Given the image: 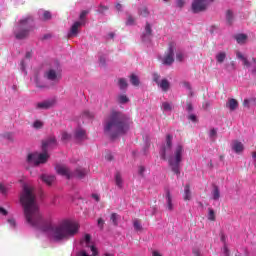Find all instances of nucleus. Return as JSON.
<instances>
[{
	"label": "nucleus",
	"mask_w": 256,
	"mask_h": 256,
	"mask_svg": "<svg viewBox=\"0 0 256 256\" xmlns=\"http://www.w3.org/2000/svg\"><path fill=\"white\" fill-rule=\"evenodd\" d=\"M145 171H146L145 166H142V165L138 166L137 173L140 177H145Z\"/></svg>",
	"instance_id": "ea45409f"
},
{
	"label": "nucleus",
	"mask_w": 256,
	"mask_h": 256,
	"mask_svg": "<svg viewBox=\"0 0 256 256\" xmlns=\"http://www.w3.org/2000/svg\"><path fill=\"white\" fill-rule=\"evenodd\" d=\"M80 243L82 247H89L90 251H92L93 256L99 255L97 247H95V245H93V242H91V234H84L80 240Z\"/></svg>",
	"instance_id": "1a4fd4ad"
},
{
	"label": "nucleus",
	"mask_w": 256,
	"mask_h": 256,
	"mask_svg": "<svg viewBox=\"0 0 256 256\" xmlns=\"http://www.w3.org/2000/svg\"><path fill=\"white\" fill-rule=\"evenodd\" d=\"M20 203L23 207L24 217L28 225L34 227V229H38V231L47 235L52 241H66L79 233L81 225L75 220L64 219L58 224H53L51 221L43 219L35 192L27 184L23 185Z\"/></svg>",
	"instance_id": "f257e3e1"
},
{
	"label": "nucleus",
	"mask_w": 256,
	"mask_h": 256,
	"mask_svg": "<svg viewBox=\"0 0 256 256\" xmlns=\"http://www.w3.org/2000/svg\"><path fill=\"white\" fill-rule=\"evenodd\" d=\"M0 215H7V210H5L3 207H0Z\"/></svg>",
	"instance_id": "13d9d810"
},
{
	"label": "nucleus",
	"mask_w": 256,
	"mask_h": 256,
	"mask_svg": "<svg viewBox=\"0 0 256 256\" xmlns=\"http://www.w3.org/2000/svg\"><path fill=\"white\" fill-rule=\"evenodd\" d=\"M182 87L188 91L190 97H193V90H191V84L189 82H183Z\"/></svg>",
	"instance_id": "2f4dec72"
},
{
	"label": "nucleus",
	"mask_w": 256,
	"mask_h": 256,
	"mask_svg": "<svg viewBox=\"0 0 256 256\" xmlns=\"http://www.w3.org/2000/svg\"><path fill=\"white\" fill-rule=\"evenodd\" d=\"M103 11H107V7L102 6V7L99 8L100 13H103Z\"/></svg>",
	"instance_id": "0e129e2a"
},
{
	"label": "nucleus",
	"mask_w": 256,
	"mask_h": 256,
	"mask_svg": "<svg viewBox=\"0 0 256 256\" xmlns=\"http://www.w3.org/2000/svg\"><path fill=\"white\" fill-rule=\"evenodd\" d=\"M157 85L161 89V91H164L165 93H167V91H169V89L171 87V83L169 82V80H167L165 78L160 80V82H158Z\"/></svg>",
	"instance_id": "412c9836"
},
{
	"label": "nucleus",
	"mask_w": 256,
	"mask_h": 256,
	"mask_svg": "<svg viewBox=\"0 0 256 256\" xmlns=\"http://www.w3.org/2000/svg\"><path fill=\"white\" fill-rule=\"evenodd\" d=\"M227 59V53L220 51L216 54L217 63H223Z\"/></svg>",
	"instance_id": "bb28decb"
},
{
	"label": "nucleus",
	"mask_w": 256,
	"mask_h": 256,
	"mask_svg": "<svg viewBox=\"0 0 256 256\" xmlns=\"http://www.w3.org/2000/svg\"><path fill=\"white\" fill-rule=\"evenodd\" d=\"M209 137L211 141H215V139H217V129L211 128L209 131Z\"/></svg>",
	"instance_id": "c9c22d12"
},
{
	"label": "nucleus",
	"mask_w": 256,
	"mask_h": 256,
	"mask_svg": "<svg viewBox=\"0 0 256 256\" xmlns=\"http://www.w3.org/2000/svg\"><path fill=\"white\" fill-rule=\"evenodd\" d=\"M92 198H94L96 201H99L100 199L99 194H92Z\"/></svg>",
	"instance_id": "680f3d73"
},
{
	"label": "nucleus",
	"mask_w": 256,
	"mask_h": 256,
	"mask_svg": "<svg viewBox=\"0 0 256 256\" xmlns=\"http://www.w3.org/2000/svg\"><path fill=\"white\" fill-rule=\"evenodd\" d=\"M33 56V52H26L25 58L20 62V70L24 75H27V65H29V59Z\"/></svg>",
	"instance_id": "ddd939ff"
},
{
	"label": "nucleus",
	"mask_w": 256,
	"mask_h": 256,
	"mask_svg": "<svg viewBox=\"0 0 256 256\" xmlns=\"http://www.w3.org/2000/svg\"><path fill=\"white\" fill-rule=\"evenodd\" d=\"M188 119H189L190 121H192L193 123H197V116H195V114H190V115L188 116Z\"/></svg>",
	"instance_id": "09e8293b"
},
{
	"label": "nucleus",
	"mask_w": 256,
	"mask_h": 256,
	"mask_svg": "<svg viewBox=\"0 0 256 256\" xmlns=\"http://www.w3.org/2000/svg\"><path fill=\"white\" fill-rule=\"evenodd\" d=\"M121 4H116V9H117V11H121Z\"/></svg>",
	"instance_id": "69168bd1"
},
{
	"label": "nucleus",
	"mask_w": 256,
	"mask_h": 256,
	"mask_svg": "<svg viewBox=\"0 0 256 256\" xmlns=\"http://www.w3.org/2000/svg\"><path fill=\"white\" fill-rule=\"evenodd\" d=\"M119 219H121V216H119V214L113 213L111 215V221H112L113 225H115V226L119 225Z\"/></svg>",
	"instance_id": "72a5a7b5"
},
{
	"label": "nucleus",
	"mask_w": 256,
	"mask_h": 256,
	"mask_svg": "<svg viewBox=\"0 0 256 256\" xmlns=\"http://www.w3.org/2000/svg\"><path fill=\"white\" fill-rule=\"evenodd\" d=\"M85 117H88L89 119L93 118V113L86 111L84 112Z\"/></svg>",
	"instance_id": "5fc2aeb1"
},
{
	"label": "nucleus",
	"mask_w": 256,
	"mask_h": 256,
	"mask_svg": "<svg viewBox=\"0 0 256 256\" xmlns=\"http://www.w3.org/2000/svg\"><path fill=\"white\" fill-rule=\"evenodd\" d=\"M208 219L209 221H215V211L211 208H209Z\"/></svg>",
	"instance_id": "c03bdc74"
},
{
	"label": "nucleus",
	"mask_w": 256,
	"mask_h": 256,
	"mask_svg": "<svg viewBox=\"0 0 256 256\" xmlns=\"http://www.w3.org/2000/svg\"><path fill=\"white\" fill-rule=\"evenodd\" d=\"M114 181H115V185L116 187H118V189H123V176L120 174V172H116L114 175Z\"/></svg>",
	"instance_id": "4be33fe9"
},
{
	"label": "nucleus",
	"mask_w": 256,
	"mask_h": 256,
	"mask_svg": "<svg viewBox=\"0 0 256 256\" xmlns=\"http://www.w3.org/2000/svg\"><path fill=\"white\" fill-rule=\"evenodd\" d=\"M176 5H177V7H183V5H185V1L177 0Z\"/></svg>",
	"instance_id": "864d4df0"
},
{
	"label": "nucleus",
	"mask_w": 256,
	"mask_h": 256,
	"mask_svg": "<svg viewBox=\"0 0 256 256\" xmlns=\"http://www.w3.org/2000/svg\"><path fill=\"white\" fill-rule=\"evenodd\" d=\"M183 199L184 201H191V199H193V193L191 192V186L189 184L184 186Z\"/></svg>",
	"instance_id": "aec40b11"
},
{
	"label": "nucleus",
	"mask_w": 256,
	"mask_h": 256,
	"mask_svg": "<svg viewBox=\"0 0 256 256\" xmlns=\"http://www.w3.org/2000/svg\"><path fill=\"white\" fill-rule=\"evenodd\" d=\"M215 0H193L192 2V11L193 13H201L207 9L209 3H213Z\"/></svg>",
	"instance_id": "9d476101"
},
{
	"label": "nucleus",
	"mask_w": 256,
	"mask_h": 256,
	"mask_svg": "<svg viewBox=\"0 0 256 256\" xmlns=\"http://www.w3.org/2000/svg\"><path fill=\"white\" fill-rule=\"evenodd\" d=\"M249 103H251V100L245 99V100H244V103H243L244 107H250V104H249Z\"/></svg>",
	"instance_id": "6e6d98bb"
},
{
	"label": "nucleus",
	"mask_w": 256,
	"mask_h": 256,
	"mask_svg": "<svg viewBox=\"0 0 256 256\" xmlns=\"http://www.w3.org/2000/svg\"><path fill=\"white\" fill-rule=\"evenodd\" d=\"M151 37H153V30L151 29V24L147 23L144 32L142 33V41L147 43L151 41Z\"/></svg>",
	"instance_id": "2eb2a0df"
},
{
	"label": "nucleus",
	"mask_w": 256,
	"mask_h": 256,
	"mask_svg": "<svg viewBox=\"0 0 256 256\" xmlns=\"http://www.w3.org/2000/svg\"><path fill=\"white\" fill-rule=\"evenodd\" d=\"M39 15H42L44 21H49V19H51V12L49 11H39Z\"/></svg>",
	"instance_id": "f704fd0d"
},
{
	"label": "nucleus",
	"mask_w": 256,
	"mask_h": 256,
	"mask_svg": "<svg viewBox=\"0 0 256 256\" xmlns=\"http://www.w3.org/2000/svg\"><path fill=\"white\" fill-rule=\"evenodd\" d=\"M193 254H194L195 256H201V252H200L199 250H197V249H194V250H193Z\"/></svg>",
	"instance_id": "052dcab7"
},
{
	"label": "nucleus",
	"mask_w": 256,
	"mask_h": 256,
	"mask_svg": "<svg viewBox=\"0 0 256 256\" xmlns=\"http://www.w3.org/2000/svg\"><path fill=\"white\" fill-rule=\"evenodd\" d=\"M130 83L132 85H134V87H138V85H139V77L137 75H135V74H132L130 76Z\"/></svg>",
	"instance_id": "473e14b6"
},
{
	"label": "nucleus",
	"mask_w": 256,
	"mask_h": 256,
	"mask_svg": "<svg viewBox=\"0 0 256 256\" xmlns=\"http://www.w3.org/2000/svg\"><path fill=\"white\" fill-rule=\"evenodd\" d=\"M82 25H83V22H79V21H76L73 23V25L71 26L68 32L69 39L73 37H77V35H79V27H81Z\"/></svg>",
	"instance_id": "4468645a"
},
{
	"label": "nucleus",
	"mask_w": 256,
	"mask_h": 256,
	"mask_svg": "<svg viewBox=\"0 0 256 256\" xmlns=\"http://www.w3.org/2000/svg\"><path fill=\"white\" fill-rule=\"evenodd\" d=\"M7 223L10 225L11 229H15L17 227V222L14 220V218H8Z\"/></svg>",
	"instance_id": "a19ab883"
},
{
	"label": "nucleus",
	"mask_w": 256,
	"mask_h": 256,
	"mask_svg": "<svg viewBox=\"0 0 256 256\" xmlns=\"http://www.w3.org/2000/svg\"><path fill=\"white\" fill-rule=\"evenodd\" d=\"M0 193H2V195H7V186L0 184Z\"/></svg>",
	"instance_id": "49530a36"
},
{
	"label": "nucleus",
	"mask_w": 256,
	"mask_h": 256,
	"mask_svg": "<svg viewBox=\"0 0 256 256\" xmlns=\"http://www.w3.org/2000/svg\"><path fill=\"white\" fill-rule=\"evenodd\" d=\"M221 197V192L219 191V187L214 186L211 192V198L213 201H219Z\"/></svg>",
	"instance_id": "a878e982"
},
{
	"label": "nucleus",
	"mask_w": 256,
	"mask_h": 256,
	"mask_svg": "<svg viewBox=\"0 0 256 256\" xmlns=\"http://www.w3.org/2000/svg\"><path fill=\"white\" fill-rule=\"evenodd\" d=\"M184 59L185 54L183 52L179 51L176 53V61H179L181 63L182 61H184Z\"/></svg>",
	"instance_id": "79ce46f5"
},
{
	"label": "nucleus",
	"mask_w": 256,
	"mask_h": 256,
	"mask_svg": "<svg viewBox=\"0 0 256 256\" xmlns=\"http://www.w3.org/2000/svg\"><path fill=\"white\" fill-rule=\"evenodd\" d=\"M223 253H224L225 256H229V248H227V245H224Z\"/></svg>",
	"instance_id": "603ef678"
},
{
	"label": "nucleus",
	"mask_w": 256,
	"mask_h": 256,
	"mask_svg": "<svg viewBox=\"0 0 256 256\" xmlns=\"http://www.w3.org/2000/svg\"><path fill=\"white\" fill-rule=\"evenodd\" d=\"M160 157L164 161H168V165L175 175H181V163L183 157H185V146L178 143L173 149V135L168 134L166 136L165 142L160 147Z\"/></svg>",
	"instance_id": "f03ea898"
},
{
	"label": "nucleus",
	"mask_w": 256,
	"mask_h": 256,
	"mask_svg": "<svg viewBox=\"0 0 256 256\" xmlns=\"http://www.w3.org/2000/svg\"><path fill=\"white\" fill-rule=\"evenodd\" d=\"M89 14V11L84 10L80 13V21L79 23H82V25H85V17Z\"/></svg>",
	"instance_id": "e433bc0d"
},
{
	"label": "nucleus",
	"mask_w": 256,
	"mask_h": 256,
	"mask_svg": "<svg viewBox=\"0 0 256 256\" xmlns=\"http://www.w3.org/2000/svg\"><path fill=\"white\" fill-rule=\"evenodd\" d=\"M237 59H240V61H242L244 67H251V65H253V62H249V60H247V57H245V55H243V53L241 52H237L236 53Z\"/></svg>",
	"instance_id": "b1692460"
},
{
	"label": "nucleus",
	"mask_w": 256,
	"mask_h": 256,
	"mask_svg": "<svg viewBox=\"0 0 256 256\" xmlns=\"http://www.w3.org/2000/svg\"><path fill=\"white\" fill-rule=\"evenodd\" d=\"M61 140L64 143H67V141H71V134H69L67 132H62Z\"/></svg>",
	"instance_id": "4c0bfd02"
},
{
	"label": "nucleus",
	"mask_w": 256,
	"mask_h": 256,
	"mask_svg": "<svg viewBox=\"0 0 256 256\" xmlns=\"http://www.w3.org/2000/svg\"><path fill=\"white\" fill-rule=\"evenodd\" d=\"M252 158L254 159L255 163H256V152L252 153Z\"/></svg>",
	"instance_id": "338daca9"
},
{
	"label": "nucleus",
	"mask_w": 256,
	"mask_h": 256,
	"mask_svg": "<svg viewBox=\"0 0 256 256\" xmlns=\"http://www.w3.org/2000/svg\"><path fill=\"white\" fill-rule=\"evenodd\" d=\"M56 173L58 175H61L62 177H66V179H73V177H77V179H83L85 175H87V170L86 169H77L74 173H72L69 168L65 165L58 164L55 167Z\"/></svg>",
	"instance_id": "423d86ee"
},
{
	"label": "nucleus",
	"mask_w": 256,
	"mask_h": 256,
	"mask_svg": "<svg viewBox=\"0 0 256 256\" xmlns=\"http://www.w3.org/2000/svg\"><path fill=\"white\" fill-rule=\"evenodd\" d=\"M40 179H41L44 183H46V185H52L53 182L55 181V176L43 174V175L40 176Z\"/></svg>",
	"instance_id": "393cba45"
},
{
	"label": "nucleus",
	"mask_w": 256,
	"mask_h": 256,
	"mask_svg": "<svg viewBox=\"0 0 256 256\" xmlns=\"http://www.w3.org/2000/svg\"><path fill=\"white\" fill-rule=\"evenodd\" d=\"M152 256H163V255H161V253H159V251L154 250V251L152 252Z\"/></svg>",
	"instance_id": "bf43d9fd"
},
{
	"label": "nucleus",
	"mask_w": 256,
	"mask_h": 256,
	"mask_svg": "<svg viewBox=\"0 0 256 256\" xmlns=\"http://www.w3.org/2000/svg\"><path fill=\"white\" fill-rule=\"evenodd\" d=\"M126 25H135V19H133L131 16H128Z\"/></svg>",
	"instance_id": "de8ad7c7"
},
{
	"label": "nucleus",
	"mask_w": 256,
	"mask_h": 256,
	"mask_svg": "<svg viewBox=\"0 0 256 256\" xmlns=\"http://www.w3.org/2000/svg\"><path fill=\"white\" fill-rule=\"evenodd\" d=\"M32 127L34 129H41L43 127V122L41 120H35Z\"/></svg>",
	"instance_id": "58836bf2"
},
{
	"label": "nucleus",
	"mask_w": 256,
	"mask_h": 256,
	"mask_svg": "<svg viewBox=\"0 0 256 256\" xmlns=\"http://www.w3.org/2000/svg\"><path fill=\"white\" fill-rule=\"evenodd\" d=\"M253 75H256V66L252 70Z\"/></svg>",
	"instance_id": "774afa93"
},
{
	"label": "nucleus",
	"mask_w": 256,
	"mask_h": 256,
	"mask_svg": "<svg viewBox=\"0 0 256 256\" xmlns=\"http://www.w3.org/2000/svg\"><path fill=\"white\" fill-rule=\"evenodd\" d=\"M133 227L135 231H143V225H141V221L139 219L133 220Z\"/></svg>",
	"instance_id": "c756f323"
},
{
	"label": "nucleus",
	"mask_w": 256,
	"mask_h": 256,
	"mask_svg": "<svg viewBox=\"0 0 256 256\" xmlns=\"http://www.w3.org/2000/svg\"><path fill=\"white\" fill-rule=\"evenodd\" d=\"M235 39H236L237 43H239L240 45H243V43H247V35L246 34H237L235 36Z\"/></svg>",
	"instance_id": "cd10ccee"
},
{
	"label": "nucleus",
	"mask_w": 256,
	"mask_h": 256,
	"mask_svg": "<svg viewBox=\"0 0 256 256\" xmlns=\"http://www.w3.org/2000/svg\"><path fill=\"white\" fill-rule=\"evenodd\" d=\"M160 109L164 115H171V111H173V103L164 101L161 103Z\"/></svg>",
	"instance_id": "dca6fc26"
},
{
	"label": "nucleus",
	"mask_w": 256,
	"mask_h": 256,
	"mask_svg": "<svg viewBox=\"0 0 256 256\" xmlns=\"http://www.w3.org/2000/svg\"><path fill=\"white\" fill-rule=\"evenodd\" d=\"M103 256H115L113 252H105Z\"/></svg>",
	"instance_id": "e2e57ef3"
},
{
	"label": "nucleus",
	"mask_w": 256,
	"mask_h": 256,
	"mask_svg": "<svg viewBox=\"0 0 256 256\" xmlns=\"http://www.w3.org/2000/svg\"><path fill=\"white\" fill-rule=\"evenodd\" d=\"M152 77H153V81L156 82L157 85L161 83V76L159 74L153 73Z\"/></svg>",
	"instance_id": "a18cd8bd"
},
{
	"label": "nucleus",
	"mask_w": 256,
	"mask_h": 256,
	"mask_svg": "<svg viewBox=\"0 0 256 256\" xmlns=\"http://www.w3.org/2000/svg\"><path fill=\"white\" fill-rule=\"evenodd\" d=\"M31 81L34 82L35 86L38 89H47V87H49V83H47V81H45L43 77H41V75L39 74H35L31 78Z\"/></svg>",
	"instance_id": "f8f14e48"
},
{
	"label": "nucleus",
	"mask_w": 256,
	"mask_h": 256,
	"mask_svg": "<svg viewBox=\"0 0 256 256\" xmlns=\"http://www.w3.org/2000/svg\"><path fill=\"white\" fill-rule=\"evenodd\" d=\"M226 107L229 111H236L239 107V102L234 98H230L226 103Z\"/></svg>",
	"instance_id": "6ab92c4d"
},
{
	"label": "nucleus",
	"mask_w": 256,
	"mask_h": 256,
	"mask_svg": "<svg viewBox=\"0 0 256 256\" xmlns=\"http://www.w3.org/2000/svg\"><path fill=\"white\" fill-rule=\"evenodd\" d=\"M75 139L76 141H85V139H87V132L82 128H77L75 131Z\"/></svg>",
	"instance_id": "a211bd4d"
},
{
	"label": "nucleus",
	"mask_w": 256,
	"mask_h": 256,
	"mask_svg": "<svg viewBox=\"0 0 256 256\" xmlns=\"http://www.w3.org/2000/svg\"><path fill=\"white\" fill-rule=\"evenodd\" d=\"M57 146V139L55 137L50 136L46 140L42 142V153L33 152L28 154L27 156V163L29 165H41L43 163H47L49 159V149H53V147Z\"/></svg>",
	"instance_id": "20e7f679"
},
{
	"label": "nucleus",
	"mask_w": 256,
	"mask_h": 256,
	"mask_svg": "<svg viewBox=\"0 0 256 256\" xmlns=\"http://www.w3.org/2000/svg\"><path fill=\"white\" fill-rule=\"evenodd\" d=\"M104 224H105V222L103 221V218H99L98 219V227H100V229H103Z\"/></svg>",
	"instance_id": "3c124183"
},
{
	"label": "nucleus",
	"mask_w": 256,
	"mask_h": 256,
	"mask_svg": "<svg viewBox=\"0 0 256 256\" xmlns=\"http://www.w3.org/2000/svg\"><path fill=\"white\" fill-rule=\"evenodd\" d=\"M231 147H232V151H234V153H237V154L243 153L245 149V146L243 145L242 142H239V140L232 141Z\"/></svg>",
	"instance_id": "f3484780"
},
{
	"label": "nucleus",
	"mask_w": 256,
	"mask_h": 256,
	"mask_svg": "<svg viewBox=\"0 0 256 256\" xmlns=\"http://www.w3.org/2000/svg\"><path fill=\"white\" fill-rule=\"evenodd\" d=\"M166 209L168 211H173V196H171V192L167 191L166 192Z\"/></svg>",
	"instance_id": "5701e85b"
},
{
	"label": "nucleus",
	"mask_w": 256,
	"mask_h": 256,
	"mask_svg": "<svg viewBox=\"0 0 256 256\" xmlns=\"http://www.w3.org/2000/svg\"><path fill=\"white\" fill-rule=\"evenodd\" d=\"M129 131V119L121 112L112 111L104 120V132L116 139Z\"/></svg>",
	"instance_id": "7ed1b4c3"
},
{
	"label": "nucleus",
	"mask_w": 256,
	"mask_h": 256,
	"mask_svg": "<svg viewBox=\"0 0 256 256\" xmlns=\"http://www.w3.org/2000/svg\"><path fill=\"white\" fill-rule=\"evenodd\" d=\"M35 23L33 17L26 16L22 18L19 23L14 27V35L16 39H25L29 37V33L33 29Z\"/></svg>",
	"instance_id": "39448f33"
},
{
	"label": "nucleus",
	"mask_w": 256,
	"mask_h": 256,
	"mask_svg": "<svg viewBox=\"0 0 256 256\" xmlns=\"http://www.w3.org/2000/svg\"><path fill=\"white\" fill-rule=\"evenodd\" d=\"M118 85L121 91L125 90L128 87L127 80L125 78H120L118 80Z\"/></svg>",
	"instance_id": "7c9ffc66"
},
{
	"label": "nucleus",
	"mask_w": 256,
	"mask_h": 256,
	"mask_svg": "<svg viewBox=\"0 0 256 256\" xmlns=\"http://www.w3.org/2000/svg\"><path fill=\"white\" fill-rule=\"evenodd\" d=\"M117 101L121 105H125V103H129V97H127V95H125V94H120L117 97Z\"/></svg>",
	"instance_id": "c85d7f7f"
},
{
	"label": "nucleus",
	"mask_w": 256,
	"mask_h": 256,
	"mask_svg": "<svg viewBox=\"0 0 256 256\" xmlns=\"http://www.w3.org/2000/svg\"><path fill=\"white\" fill-rule=\"evenodd\" d=\"M140 15H142V17H148L149 16V10L147 9V7L140 8Z\"/></svg>",
	"instance_id": "37998d69"
},
{
	"label": "nucleus",
	"mask_w": 256,
	"mask_h": 256,
	"mask_svg": "<svg viewBox=\"0 0 256 256\" xmlns=\"http://www.w3.org/2000/svg\"><path fill=\"white\" fill-rule=\"evenodd\" d=\"M175 47H176L175 42H171L165 54L163 56L158 57L162 65H166L167 67H169L173 65V63H175Z\"/></svg>",
	"instance_id": "6e6552de"
},
{
	"label": "nucleus",
	"mask_w": 256,
	"mask_h": 256,
	"mask_svg": "<svg viewBox=\"0 0 256 256\" xmlns=\"http://www.w3.org/2000/svg\"><path fill=\"white\" fill-rule=\"evenodd\" d=\"M57 105V98H49L36 104V109H51Z\"/></svg>",
	"instance_id": "9b49d317"
},
{
	"label": "nucleus",
	"mask_w": 256,
	"mask_h": 256,
	"mask_svg": "<svg viewBox=\"0 0 256 256\" xmlns=\"http://www.w3.org/2000/svg\"><path fill=\"white\" fill-rule=\"evenodd\" d=\"M63 69L59 63H55L44 73V79L47 81H51V83H59L61 81Z\"/></svg>",
	"instance_id": "0eeeda50"
},
{
	"label": "nucleus",
	"mask_w": 256,
	"mask_h": 256,
	"mask_svg": "<svg viewBox=\"0 0 256 256\" xmlns=\"http://www.w3.org/2000/svg\"><path fill=\"white\" fill-rule=\"evenodd\" d=\"M226 18L229 22H231V19H233V12L231 10L227 11Z\"/></svg>",
	"instance_id": "8fccbe9b"
},
{
	"label": "nucleus",
	"mask_w": 256,
	"mask_h": 256,
	"mask_svg": "<svg viewBox=\"0 0 256 256\" xmlns=\"http://www.w3.org/2000/svg\"><path fill=\"white\" fill-rule=\"evenodd\" d=\"M186 110H187L188 112L193 111V105H191V103H188L187 106H186Z\"/></svg>",
	"instance_id": "4d7b16f0"
}]
</instances>
